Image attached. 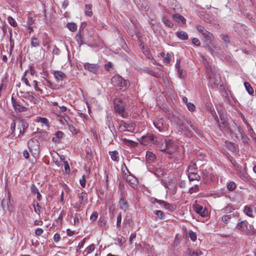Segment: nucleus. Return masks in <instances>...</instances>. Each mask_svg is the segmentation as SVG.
Masks as SVG:
<instances>
[{
  "mask_svg": "<svg viewBox=\"0 0 256 256\" xmlns=\"http://www.w3.org/2000/svg\"><path fill=\"white\" fill-rule=\"evenodd\" d=\"M109 154L112 160L114 161L118 162L119 160L118 153L116 150L110 152Z\"/></svg>",
  "mask_w": 256,
  "mask_h": 256,
  "instance_id": "obj_30",
  "label": "nucleus"
},
{
  "mask_svg": "<svg viewBox=\"0 0 256 256\" xmlns=\"http://www.w3.org/2000/svg\"><path fill=\"white\" fill-rule=\"evenodd\" d=\"M157 145L160 150L166 152V148H168V140H165L164 142L160 141V144Z\"/></svg>",
  "mask_w": 256,
  "mask_h": 256,
  "instance_id": "obj_28",
  "label": "nucleus"
},
{
  "mask_svg": "<svg viewBox=\"0 0 256 256\" xmlns=\"http://www.w3.org/2000/svg\"><path fill=\"white\" fill-rule=\"evenodd\" d=\"M122 140L125 144H128V145H131V146H134L135 144V142L131 140L124 138Z\"/></svg>",
  "mask_w": 256,
  "mask_h": 256,
  "instance_id": "obj_56",
  "label": "nucleus"
},
{
  "mask_svg": "<svg viewBox=\"0 0 256 256\" xmlns=\"http://www.w3.org/2000/svg\"><path fill=\"white\" fill-rule=\"evenodd\" d=\"M54 76L58 82H62L66 77L64 72L60 70H56L54 72Z\"/></svg>",
  "mask_w": 256,
  "mask_h": 256,
  "instance_id": "obj_13",
  "label": "nucleus"
},
{
  "mask_svg": "<svg viewBox=\"0 0 256 256\" xmlns=\"http://www.w3.org/2000/svg\"><path fill=\"white\" fill-rule=\"evenodd\" d=\"M192 42L196 46H200V42L198 38H193L192 40Z\"/></svg>",
  "mask_w": 256,
  "mask_h": 256,
  "instance_id": "obj_63",
  "label": "nucleus"
},
{
  "mask_svg": "<svg viewBox=\"0 0 256 256\" xmlns=\"http://www.w3.org/2000/svg\"><path fill=\"white\" fill-rule=\"evenodd\" d=\"M130 100V99L126 96H122L114 100V111L123 118H127L128 116V114L126 111V107Z\"/></svg>",
  "mask_w": 256,
  "mask_h": 256,
  "instance_id": "obj_1",
  "label": "nucleus"
},
{
  "mask_svg": "<svg viewBox=\"0 0 256 256\" xmlns=\"http://www.w3.org/2000/svg\"><path fill=\"white\" fill-rule=\"evenodd\" d=\"M17 122H18V126L22 127V134H24L26 129L28 128V124L25 120H20L17 121Z\"/></svg>",
  "mask_w": 256,
  "mask_h": 256,
  "instance_id": "obj_16",
  "label": "nucleus"
},
{
  "mask_svg": "<svg viewBox=\"0 0 256 256\" xmlns=\"http://www.w3.org/2000/svg\"><path fill=\"white\" fill-rule=\"evenodd\" d=\"M135 126L136 124L131 121L125 122L122 120L120 122V128H124L126 129V131L127 132H134Z\"/></svg>",
  "mask_w": 256,
  "mask_h": 256,
  "instance_id": "obj_8",
  "label": "nucleus"
},
{
  "mask_svg": "<svg viewBox=\"0 0 256 256\" xmlns=\"http://www.w3.org/2000/svg\"><path fill=\"white\" fill-rule=\"evenodd\" d=\"M92 5L86 4L85 5V8L86 10V14L88 16H92Z\"/></svg>",
  "mask_w": 256,
  "mask_h": 256,
  "instance_id": "obj_38",
  "label": "nucleus"
},
{
  "mask_svg": "<svg viewBox=\"0 0 256 256\" xmlns=\"http://www.w3.org/2000/svg\"><path fill=\"white\" fill-rule=\"evenodd\" d=\"M177 148L176 144L172 141L168 140V148H166V152L172 154L176 150Z\"/></svg>",
  "mask_w": 256,
  "mask_h": 256,
  "instance_id": "obj_11",
  "label": "nucleus"
},
{
  "mask_svg": "<svg viewBox=\"0 0 256 256\" xmlns=\"http://www.w3.org/2000/svg\"><path fill=\"white\" fill-rule=\"evenodd\" d=\"M12 103L14 110L16 112H22L26 110V108L22 106L20 101H16L13 96L12 97Z\"/></svg>",
  "mask_w": 256,
  "mask_h": 256,
  "instance_id": "obj_7",
  "label": "nucleus"
},
{
  "mask_svg": "<svg viewBox=\"0 0 256 256\" xmlns=\"http://www.w3.org/2000/svg\"><path fill=\"white\" fill-rule=\"evenodd\" d=\"M244 85L248 93L250 95L252 94H254V90L250 84L248 82H245Z\"/></svg>",
  "mask_w": 256,
  "mask_h": 256,
  "instance_id": "obj_36",
  "label": "nucleus"
},
{
  "mask_svg": "<svg viewBox=\"0 0 256 256\" xmlns=\"http://www.w3.org/2000/svg\"><path fill=\"white\" fill-rule=\"evenodd\" d=\"M218 112L221 121H224V120H228L226 116L222 112V110Z\"/></svg>",
  "mask_w": 256,
  "mask_h": 256,
  "instance_id": "obj_58",
  "label": "nucleus"
},
{
  "mask_svg": "<svg viewBox=\"0 0 256 256\" xmlns=\"http://www.w3.org/2000/svg\"><path fill=\"white\" fill-rule=\"evenodd\" d=\"M148 73L150 74L152 76H154L156 78H158L160 77V74L152 70H150L148 71Z\"/></svg>",
  "mask_w": 256,
  "mask_h": 256,
  "instance_id": "obj_62",
  "label": "nucleus"
},
{
  "mask_svg": "<svg viewBox=\"0 0 256 256\" xmlns=\"http://www.w3.org/2000/svg\"><path fill=\"white\" fill-rule=\"evenodd\" d=\"M236 228L248 236L252 235L255 232L254 226L250 224L248 225V222L246 220L240 222L236 226Z\"/></svg>",
  "mask_w": 256,
  "mask_h": 256,
  "instance_id": "obj_3",
  "label": "nucleus"
},
{
  "mask_svg": "<svg viewBox=\"0 0 256 256\" xmlns=\"http://www.w3.org/2000/svg\"><path fill=\"white\" fill-rule=\"evenodd\" d=\"M28 148L33 156H38L40 153L39 142L36 139L32 138L28 143Z\"/></svg>",
  "mask_w": 256,
  "mask_h": 256,
  "instance_id": "obj_6",
  "label": "nucleus"
},
{
  "mask_svg": "<svg viewBox=\"0 0 256 256\" xmlns=\"http://www.w3.org/2000/svg\"><path fill=\"white\" fill-rule=\"evenodd\" d=\"M186 122L187 123V124H188L190 127L196 133L198 134V135H200L201 134V132H200V130L198 128L196 127V126H195L194 125V122H192L190 120H186Z\"/></svg>",
  "mask_w": 256,
  "mask_h": 256,
  "instance_id": "obj_22",
  "label": "nucleus"
},
{
  "mask_svg": "<svg viewBox=\"0 0 256 256\" xmlns=\"http://www.w3.org/2000/svg\"><path fill=\"white\" fill-rule=\"evenodd\" d=\"M111 82L114 86L122 92L127 90L130 86L129 81L124 80L119 75L113 76L111 79Z\"/></svg>",
  "mask_w": 256,
  "mask_h": 256,
  "instance_id": "obj_2",
  "label": "nucleus"
},
{
  "mask_svg": "<svg viewBox=\"0 0 256 256\" xmlns=\"http://www.w3.org/2000/svg\"><path fill=\"white\" fill-rule=\"evenodd\" d=\"M176 36L182 40H186L188 38V35L187 33L184 31L177 32Z\"/></svg>",
  "mask_w": 256,
  "mask_h": 256,
  "instance_id": "obj_29",
  "label": "nucleus"
},
{
  "mask_svg": "<svg viewBox=\"0 0 256 256\" xmlns=\"http://www.w3.org/2000/svg\"><path fill=\"white\" fill-rule=\"evenodd\" d=\"M33 83H34V88L35 90L36 91L40 92V94H42V89H40V88H39L38 87V82L36 80H34Z\"/></svg>",
  "mask_w": 256,
  "mask_h": 256,
  "instance_id": "obj_60",
  "label": "nucleus"
},
{
  "mask_svg": "<svg viewBox=\"0 0 256 256\" xmlns=\"http://www.w3.org/2000/svg\"><path fill=\"white\" fill-rule=\"evenodd\" d=\"M173 18L178 22L184 24L186 22L184 18L179 14H174L172 16Z\"/></svg>",
  "mask_w": 256,
  "mask_h": 256,
  "instance_id": "obj_26",
  "label": "nucleus"
},
{
  "mask_svg": "<svg viewBox=\"0 0 256 256\" xmlns=\"http://www.w3.org/2000/svg\"><path fill=\"white\" fill-rule=\"evenodd\" d=\"M188 250L189 252L188 254L190 255V256H198L202 254L201 251L200 250L193 251L192 254H191V250Z\"/></svg>",
  "mask_w": 256,
  "mask_h": 256,
  "instance_id": "obj_54",
  "label": "nucleus"
},
{
  "mask_svg": "<svg viewBox=\"0 0 256 256\" xmlns=\"http://www.w3.org/2000/svg\"><path fill=\"white\" fill-rule=\"evenodd\" d=\"M66 26L72 32H75L77 30L76 25L73 22L68 23Z\"/></svg>",
  "mask_w": 256,
  "mask_h": 256,
  "instance_id": "obj_37",
  "label": "nucleus"
},
{
  "mask_svg": "<svg viewBox=\"0 0 256 256\" xmlns=\"http://www.w3.org/2000/svg\"><path fill=\"white\" fill-rule=\"evenodd\" d=\"M203 37L206 40H211L212 38V34L208 30L204 31L202 34Z\"/></svg>",
  "mask_w": 256,
  "mask_h": 256,
  "instance_id": "obj_34",
  "label": "nucleus"
},
{
  "mask_svg": "<svg viewBox=\"0 0 256 256\" xmlns=\"http://www.w3.org/2000/svg\"><path fill=\"white\" fill-rule=\"evenodd\" d=\"M63 135V132L62 131H58L56 133L54 136L52 138V140L54 142H59Z\"/></svg>",
  "mask_w": 256,
  "mask_h": 256,
  "instance_id": "obj_23",
  "label": "nucleus"
},
{
  "mask_svg": "<svg viewBox=\"0 0 256 256\" xmlns=\"http://www.w3.org/2000/svg\"><path fill=\"white\" fill-rule=\"evenodd\" d=\"M154 124L160 132L162 131L163 127V122L162 120H156L154 122Z\"/></svg>",
  "mask_w": 256,
  "mask_h": 256,
  "instance_id": "obj_24",
  "label": "nucleus"
},
{
  "mask_svg": "<svg viewBox=\"0 0 256 256\" xmlns=\"http://www.w3.org/2000/svg\"><path fill=\"white\" fill-rule=\"evenodd\" d=\"M44 232V230L41 228H38L35 230V234L36 236H40Z\"/></svg>",
  "mask_w": 256,
  "mask_h": 256,
  "instance_id": "obj_64",
  "label": "nucleus"
},
{
  "mask_svg": "<svg viewBox=\"0 0 256 256\" xmlns=\"http://www.w3.org/2000/svg\"><path fill=\"white\" fill-rule=\"evenodd\" d=\"M193 208L194 210L202 217H206L208 214V211L207 210L206 208H204L200 204H194Z\"/></svg>",
  "mask_w": 256,
  "mask_h": 256,
  "instance_id": "obj_9",
  "label": "nucleus"
},
{
  "mask_svg": "<svg viewBox=\"0 0 256 256\" xmlns=\"http://www.w3.org/2000/svg\"><path fill=\"white\" fill-rule=\"evenodd\" d=\"M142 48L144 49L143 53L148 58L150 59V60H153L154 59L153 56H152V54H150V50H144V46H142Z\"/></svg>",
  "mask_w": 256,
  "mask_h": 256,
  "instance_id": "obj_41",
  "label": "nucleus"
},
{
  "mask_svg": "<svg viewBox=\"0 0 256 256\" xmlns=\"http://www.w3.org/2000/svg\"><path fill=\"white\" fill-rule=\"evenodd\" d=\"M176 68L178 69V76L180 78H184L186 73L185 71H184L183 70L180 68V60L176 62Z\"/></svg>",
  "mask_w": 256,
  "mask_h": 256,
  "instance_id": "obj_20",
  "label": "nucleus"
},
{
  "mask_svg": "<svg viewBox=\"0 0 256 256\" xmlns=\"http://www.w3.org/2000/svg\"><path fill=\"white\" fill-rule=\"evenodd\" d=\"M16 122L14 120H12V122L10 124V130H12L11 134H14V132L16 130Z\"/></svg>",
  "mask_w": 256,
  "mask_h": 256,
  "instance_id": "obj_55",
  "label": "nucleus"
},
{
  "mask_svg": "<svg viewBox=\"0 0 256 256\" xmlns=\"http://www.w3.org/2000/svg\"><path fill=\"white\" fill-rule=\"evenodd\" d=\"M206 48L212 54H216L218 53V48L217 46H216V45H214L212 44H207Z\"/></svg>",
  "mask_w": 256,
  "mask_h": 256,
  "instance_id": "obj_18",
  "label": "nucleus"
},
{
  "mask_svg": "<svg viewBox=\"0 0 256 256\" xmlns=\"http://www.w3.org/2000/svg\"><path fill=\"white\" fill-rule=\"evenodd\" d=\"M80 183L82 188L86 186V178L84 175H83L82 178L80 180Z\"/></svg>",
  "mask_w": 256,
  "mask_h": 256,
  "instance_id": "obj_61",
  "label": "nucleus"
},
{
  "mask_svg": "<svg viewBox=\"0 0 256 256\" xmlns=\"http://www.w3.org/2000/svg\"><path fill=\"white\" fill-rule=\"evenodd\" d=\"M121 222H122V214L121 213H119L117 216L116 220V226L117 228H120L121 226Z\"/></svg>",
  "mask_w": 256,
  "mask_h": 256,
  "instance_id": "obj_48",
  "label": "nucleus"
},
{
  "mask_svg": "<svg viewBox=\"0 0 256 256\" xmlns=\"http://www.w3.org/2000/svg\"><path fill=\"white\" fill-rule=\"evenodd\" d=\"M94 250V244H92L89 246L86 250H84V252L87 255L90 253H91Z\"/></svg>",
  "mask_w": 256,
  "mask_h": 256,
  "instance_id": "obj_43",
  "label": "nucleus"
},
{
  "mask_svg": "<svg viewBox=\"0 0 256 256\" xmlns=\"http://www.w3.org/2000/svg\"><path fill=\"white\" fill-rule=\"evenodd\" d=\"M196 168V166L195 163L192 164L188 167V171L189 172H194V170Z\"/></svg>",
  "mask_w": 256,
  "mask_h": 256,
  "instance_id": "obj_59",
  "label": "nucleus"
},
{
  "mask_svg": "<svg viewBox=\"0 0 256 256\" xmlns=\"http://www.w3.org/2000/svg\"><path fill=\"white\" fill-rule=\"evenodd\" d=\"M162 22L168 28H172L174 26L172 22L166 16H164L162 18Z\"/></svg>",
  "mask_w": 256,
  "mask_h": 256,
  "instance_id": "obj_35",
  "label": "nucleus"
},
{
  "mask_svg": "<svg viewBox=\"0 0 256 256\" xmlns=\"http://www.w3.org/2000/svg\"><path fill=\"white\" fill-rule=\"evenodd\" d=\"M106 220L103 217H100L98 220V224L101 227L105 226L106 224Z\"/></svg>",
  "mask_w": 256,
  "mask_h": 256,
  "instance_id": "obj_46",
  "label": "nucleus"
},
{
  "mask_svg": "<svg viewBox=\"0 0 256 256\" xmlns=\"http://www.w3.org/2000/svg\"><path fill=\"white\" fill-rule=\"evenodd\" d=\"M68 128L72 133L75 134L78 133V130L72 125H69Z\"/></svg>",
  "mask_w": 256,
  "mask_h": 256,
  "instance_id": "obj_50",
  "label": "nucleus"
},
{
  "mask_svg": "<svg viewBox=\"0 0 256 256\" xmlns=\"http://www.w3.org/2000/svg\"><path fill=\"white\" fill-rule=\"evenodd\" d=\"M234 217V214H225L222 217V220L224 224H228L230 220Z\"/></svg>",
  "mask_w": 256,
  "mask_h": 256,
  "instance_id": "obj_31",
  "label": "nucleus"
},
{
  "mask_svg": "<svg viewBox=\"0 0 256 256\" xmlns=\"http://www.w3.org/2000/svg\"><path fill=\"white\" fill-rule=\"evenodd\" d=\"M140 142L143 145H147L150 144H160V140L158 138L151 134H148L146 136H142Z\"/></svg>",
  "mask_w": 256,
  "mask_h": 256,
  "instance_id": "obj_5",
  "label": "nucleus"
},
{
  "mask_svg": "<svg viewBox=\"0 0 256 256\" xmlns=\"http://www.w3.org/2000/svg\"><path fill=\"white\" fill-rule=\"evenodd\" d=\"M226 146L228 148L232 151V152H236V144L234 142H226Z\"/></svg>",
  "mask_w": 256,
  "mask_h": 256,
  "instance_id": "obj_33",
  "label": "nucleus"
},
{
  "mask_svg": "<svg viewBox=\"0 0 256 256\" xmlns=\"http://www.w3.org/2000/svg\"><path fill=\"white\" fill-rule=\"evenodd\" d=\"M126 181L130 184V186L132 188H134L137 184L136 179L130 175L126 177Z\"/></svg>",
  "mask_w": 256,
  "mask_h": 256,
  "instance_id": "obj_14",
  "label": "nucleus"
},
{
  "mask_svg": "<svg viewBox=\"0 0 256 256\" xmlns=\"http://www.w3.org/2000/svg\"><path fill=\"white\" fill-rule=\"evenodd\" d=\"M188 110L190 112H194L196 109V106L192 103L188 102L186 104Z\"/></svg>",
  "mask_w": 256,
  "mask_h": 256,
  "instance_id": "obj_53",
  "label": "nucleus"
},
{
  "mask_svg": "<svg viewBox=\"0 0 256 256\" xmlns=\"http://www.w3.org/2000/svg\"><path fill=\"white\" fill-rule=\"evenodd\" d=\"M8 22L9 24L14 27H16L17 26V23L15 21V20L12 17L9 16L8 18Z\"/></svg>",
  "mask_w": 256,
  "mask_h": 256,
  "instance_id": "obj_45",
  "label": "nucleus"
},
{
  "mask_svg": "<svg viewBox=\"0 0 256 256\" xmlns=\"http://www.w3.org/2000/svg\"><path fill=\"white\" fill-rule=\"evenodd\" d=\"M180 126V131L182 132H186V134H188V136H192V132L188 130V128L184 124L183 122H180L179 124Z\"/></svg>",
  "mask_w": 256,
  "mask_h": 256,
  "instance_id": "obj_19",
  "label": "nucleus"
},
{
  "mask_svg": "<svg viewBox=\"0 0 256 256\" xmlns=\"http://www.w3.org/2000/svg\"><path fill=\"white\" fill-rule=\"evenodd\" d=\"M156 217L159 218L160 219H163L164 217V212L160 210H156Z\"/></svg>",
  "mask_w": 256,
  "mask_h": 256,
  "instance_id": "obj_47",
  "label": "nucleus"
},
{
  "mask_svg": "<svg viewBox=\"0 0 256 256\" xmlns=\"http://www.w3.org/2000/svg\"><path fill=\"white\" fill-rule=\"evenodd\" d=\"M79 199V203L77 204L78 207H80L82 204L83 202L87 200V194L86 193L82 192L78 194Z\"/></svg>",
  "mask_w": 256,
  "mask_h": 256,
  "instance_id": "obj_21",
  "label": "nucleus"
},
{
  "mask_svg": "<svg viewBox=\"0 0 256 256\" xmlns=\"http://www.w3.org/2000/svg\"><path fill=\"white\" fill-rule=\"evenodd\" d=\"M188 178L190 181L199 180H200V176L194 172H189Z\"/></svg>",
  "mask_w": 256,
  "mask_h": 256,
  "instance_id": "obj_17",
  "label": "nucleus"
},
{
  "mask_svg": "<svg viewBox=\"0 0 256 256\" xmlns=\"http://www.w3.org/2000/svg\"><path fill=\"white\" fill-rule=\"evenodd\" d=\"M116 32H118V34H119V36L120 37V41L121 42L122 46L124 50H126V44L122 38V36H121V34H120V32L118 29H116Z\"/></svg>",
  "mask_w": 256,
  "mask_h": 256,
  "instance_id": "obj_40",
  "label": "nucleus"
},
{
  "mask_svg": "<svg viewBox=\"0 0 256 256\" xmlns=\"http://www.w3.org/2000/svg\"><path fill=\"white\" fill-rule=\"evenodd\" d=\"M84 66L86 70H89L90 72L96 73L98 70V66L97 64L85 63Z\"/></svg>",
  "mask_w": 256,
  "mask_h": 256,
  "instance_id": "obj_12",
  "label": "nucleus"
},
{
  "mask_svg": "<svg viewBox=\"0 0 256 256\" xmlns=\"http://www.w3.org/2000/svg\"><path fill=\"white\" fill-rule=\"evenodd\" d=\"M236 188V185L235 183L233 182H230L227 184V188L230 191L234 190Z\"/></svg>",
  "mask_w": 256,
  "mask_h": 256,
  "instance_id": "obj_44",
  "label": "nucleus"
},
{
  "mask_svg": "<svg viewBox=\"0 0 256 256\" xmlns=\"http://www.w3.org/2000/svg\"><path fill=\"white\" fill-rule=\"evenodd\" d=\"M216 122L218 124L219 128L221 130L225 131L226 132H230L232 134V130L228 126V122L227 120L221 121L220 122L218 120Z\"/></svg>",
  "mask_w": 256,
  "mask_h": 256,
  "instance_id": "obj_10",
  "label": "nucleus"
},
{
  "mask_svg": "<svg viewBox=\"0 0 256 256\" xmlns=\"http://www.w3.org/2000/svg\"><path fill=\"white\" fill-rule=\"evenodd\" d=\"M120 208L124 211H126L128 208V204L126 201L123 198H122L119 202Z\"/></svg>",
  "mask_w": 256,
  "mask_h": 256,
  "instance_id": "obj_27",
  "label": "nucleus"
},
{
  "mask_svg": "<svg viewBox=\"0 0 256 256\" xmlns=\"http://www.w3.org/2000/svg\"><path fill=\"white\" fill-rule=\"evenodd\" d=\"M208 70L209 74V82L212 86H216L218 84V82L220 80V76L216 70L212 69L210 66L208 65L206 66Z\"/></svg>",
  "mask_w": 256,
  "mask_h": 256,
  "instance_id": "obj_4",
  "label": "nucleus"
},
{
  "mask_svg": "<svg viewBox=\"0 0 256 256\" xmlns=\"http://www.w3.org/2000/svg\"><path fill=\"white\" fill-rule=\"evenodd\" d=\"M224 212L228 213H232L234 209L232 208V206L228 205L224 209Z\"/></svg>",
  "mask_w": 256,
  "mask_h": 256,
  "instance_id": "obj_49",
  "label": "nucleus"
},
{
  "mask_svg": "<svg viewBox=\"0 0 256 256\" xmlns=\"http://www.w3.org/2000/svg\"><path fill=\"white\" fill-rule=\"evenodd\" d=\"M10 199H2L1 202V206L4 210L7 208L10 211L11 210L10 204Z\"/></svg>",
  "mask_w": 256,
  "mask_h": 256,
  "instance_id": "obj_15",
  "label": "nucleus"
},
{
  "mask_svg": "<svg viewBox=\"0 0 256 256\" xmlns=\"http://www.w3.org/2000/svg\"><path fill=\"white\" fill-rule=\"evenodd\" d=\"M98 214L96 212H94L92 213L90 219L92 222L96 221L98 218Z\"/></svg>",
  "mask_w": 256,
  "mask_h": 256,
  "instance_id": "obj_57",
  "label": "nucleus"
},
{
  "mask_svg": "<svg viewBox=\"0 0 256 256\" xmlns=\"http://www.w3.org/2000/svg\"><path fill=\"white\" fill-rule=\"evenodd\" d=\"M146 159L149 162H152L154 160L155 156L152 152H147L146 154Z\"/></svg>",
  "mask_w": 256,
  "mask_h": 256,
  "instance_id": "obj_32",
  "label": "nucleus"
},
{
  "mask_svg": "<svg viewBox=\"0 0 256 256\" xmlns=\"http://www.w3.org/2000/svg\"><path fill=\"white\" fill-rule=\"evenodd\" d=\"M31 45L33 47H37L39 46V42L38 39L35 37H32L31 39Z\"/></svg>",
  "mask_w": 256,
  "mask_h": 256,
  "instance_id": "obj_42",
  "label": "nucleus"
},
{
  "mask_svg": "<svg viewBox=\"0 0 256 256\" xmlns=\"http://www.w3.org/2000/svg\"><path fill=\"white\" fill-rule=\"evenodd\" d=\"M164 206L166 209L170 211H173L175 209L174 206V205L171 204L166 202L164 204Z\"/></svg>",
  "mask_w": 256,
  "mask_h": 256,
  "instance_id": "obj_39",
  "label": "nucleus"
},
{
  "mask_svg": "<svg viewBox=\"0 0 256 256\" xmlns=\"http://www.w3.org/2000/svg\"><path fill=\"white\" fill-rule=\"evenodd\" d=\"M188 234L190 238L191 239V240H192L193 242L195 241L196 239V234L192 230H190Z\"/></svg>",
  "mask_w": 256,
  "mask_h": 256,
  "instance_id": "obj_51",
  "label": "nucleus"
},
{
  "mask_svg": "<svg viewBox=\"0 0 256 256\" xmlns=\"http://www.w3.org/2000/svg\"><path fill=\"white\" fill-rule=\"evenodd\" d=\"M244 212L248 216L251 218L254 217L253 210L252 206H246L244 209Z\"/></svg>",
  "mask_w": 256,
  "mask_h": 256,
  "instance_id": "obj_25",
  "label": "nucleus"
},
{
  "mask_svg": "<svg viewBox=\"0 0 256 256\" xmlns=\"http://www.w3.org/2000/svg\"><path fill=\"white\" fill-rule=\"evenodd\" d=\"M24 98H28L31 102L35 101L36 98L33 96L31 95L29 92H26Z\"/></svg>",
  "mask_w": 256,
  "mask_h": 256,
  "instance_id": "obj_52",
  "label": "nucleus"
}]
</instances>
